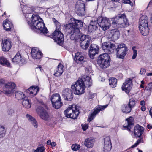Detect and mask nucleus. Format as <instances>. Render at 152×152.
I'll list each match as a JSON object with an SVG mask.
<instances>
[{
  "mask_svg": "<svg viewBox=\"0 0 152 152\" xmlns=\"http://www.w3.org/2000/svg\"><path fill=\"white\" fill-rule=\"evenodd\" d=\"M72 23L66 26V31L71 35L72 39H77L79 37L80 34L79 28L83 26V22L81 20L75 18H71Z\"/></svg>",
  "mask_w": 152,
  "mask_h": 152,
  "instance_id": "1",
  "label": "nucleus"
},
{
  "mask_svg": "<svg viewBox=\"0 0 152 152\" xmlns=\"http://www.w3.org/2000/svg\"><path fill=\"white\" fill-rule=\"evenodd\" d=\"M111 19L112 24L116 25L118 28L126 27L129 25V23L124 14L118 15Z\"/></svg>",
  "mask_w": 152,
  "mask_h": 152,
  "instance_id": "2",
  "label": "nucleus"
},
{
  "mask_svg": "<svg viewBox=\"0 0 152 152\" xmlns=\"http://www.w3.org/2000/svg\"><path fill=\"white\" fill-rule=\"evenodd\" d=\"M86 86L81 79H79L75 83L72 85L71 88L75 95H80L85 91Z\"/></svg>",
  "mask_w": 152,
  "mask_h": 152,
  "instance_id": "3",
  "label": "nucleus"
},
{
  "mask_svg": "<svg viewBox=\"0 0 152 152\" xmlns=\"http://www.w3.org/2000/svg\"><path fill=\"white\" fill-rule=\"evenodd\" d=\"M65 116L68 118H76L79 114V109L75 104L69 105L64 112Z\"/></svg>",
  "mask_w": 152,
  "mask_h": 152,
  "instance_id": "4",
  "label": "nucleus"
},
{
  "mask_svg": "<svg viewBox=\"0 0 152 152\" xmlns=\"http://www.w3.org/2000/svg\"><path fill=\"white\" fill-rule=\"evenodd\" d=\"M110 57L107 53H104L100 55L98 58V64L101 68L105 69L109 65Z\"/></svg>",
  "mask_w": 152,
  "mask_h": 152,
  "instance_id": "5",
  "label": "nucleus"
},
{
  "mask_svg": "<svg viewBox=\"0 0 152 152\" xmlns=\"http://www.w3.org/2000/svg\"><path fill=\"white\" fill-rule=\"evenodd\" d=\"M98 24L104 31L108 29L110 26V21L106 17H100L97 18Z\"/></svg>",
  "mask_w": 152,
  "mask_h": 152,
  "instance_id": "6",
  "label": "nucleus"
},
{
  "mask_svg": "<svg viewBox=\"0 0 152 152\" xmlns=\"http://www.w3.org/2000/svg\"><path fill=\"white\" fill-rule=\"evenodd\" d=\"M117 57L123 58L127 52V48L125 44H121L118 45L115 50Z\"/></svg>",
  "mask_w": 152,
  "mask_h": 152,
  "instance_id": "7",
  "label": "nucleus"
},
{
  "mask_svg": "<svg viewBox=\"0 0 152 152\" xmlns=\"http://www.w3.org/2000/svg\"><path fill=\"white\" fill-rule=\"evenodd\" d=\"M15 87L16 84L12 82H10L5 84L3 90L4 94L7 95L12 94L14 92V89Z\"/></svg>",
  "mask_w": 152,
  "mask_h": 152,
  "instance_id": "8",
  "label": "nucleus"
},
{
  "mask_svg": "<svg viewBox=\"0 0 152 152\" xmlns=\"http://www.w3.org/2000/svg\"><path fill=\"white\" fill-rule=\"evenodd\" d=\"M102 48L104 52L108 54L114 52L115 45L110 42H105L102 44Z\"/></svg>",
  "mask_w": 152,
  "mask_h": 152,
  "instance_id": "9",
  "label": "nucleus"
},
{
  "mask_svg": "<svg viewBox=\"0 0 152 152\" xmlns=\"http://www.w3.org/2000/svg\"><path fill=\"white\" fill-rule=\"evenodd\" d=\"M30 26L31 29L35 30V27L38 25L39 23L43 21V20L39 16L33 15L31 19Z\"/></svg>",
  "mask_w": 152,
  "mask_h": 152,
  "instance_id": "10",
  "label": "nucleus"
},
{
  "mask_svg": "<svg viewBox=\"0 0 152 152\" xmlns=\"http://www.w3.org/2000/svg\"><path fill=\"white\" fill-rule=\"evenodd\" d=\"M90 39L88 35H83L80 38V46L84 49H87L89 45Z\"/></svg>",
  "mask_w": 152,
  "mask_h": 152,
  "instance_id": "11",
  "label": "nucleus"
},
{
  "mask_svg": "<svg viewBox=\"0 0 152 152\" xmlns=\"http://www.w3.org/2000/svg\"><path fill=\"white\" fill-rule=\"evenodd\" d=\"M52 38L55 41L58 43H61L64 40L63 34L60 31L57 29L55 30L53 34Z\"/></svg>",
  "mask_w": 152,
  "mask_h": 152,
  "instance_id": "12",
  "label": "nucleus"
},
{
  "mask_svg": "<svg viewBox=\"0 0 152 152\" xmlns=\"http://www.w3.org/2000/svg\"><path fill=\"white\" fill-rule=\"evenodd\" d=\"M107 106L108 105L107 104L104 106L98 105L94 109V111L91 115H89L88 119V121L89 122L91 121L100 111H102L104 110Z\"/></svg>",
  "mask_w": 152,
  "mask_h": 152,
  "instance_id": "13",
  "label": "nucleus"
},
{
  "mask_svg": "<svg viewBox=\"0 0 152 152\" xmlns=\"http://www.w3.org/2000/svg\"><path fill=\"white\" fill-rule=\"evenodd\" d=\"M62 96L65 100L71 101L73 98L72 91L69 88H66L63 91Z\"/></svg>",
  "mask_w": 152,
  "mask_h": 152,
  "instance_id": "14",
  "label": "nucleus"
},
{
  "mask_svg": "<svg viewBox=\"0 0 152 152\" xmlns=\"http://www.w3.org/2000/svg\"><path fill=\"white\" fill-rule=\"evenodd\" d=\"M132 79L129 78L126 80L122 87V90L127 93H129L132 86Z\"/></svg>",
  "mask_w": 152,
  "mask_h": 152,
  "instance_id": "15",
  "label": "nucleus"
},
{
  "mask_svg": "<svg viewBox=\"0 0 152 152\" xmlns=\"http://www.w3.org/2000/svg\"><path fill=\"white\" fill-rule=\"evenodd\" d=\"M37 113L43 119L48 121L49 119V116L47 112L42 107H39L36 109Z\"/></svg>",
  "mask_w": 152,
  "mask_h": 152,
  "instance_id": "16",
  "label": "nucleus"
},
{
  "mask_svg": "<svg viewBox=\"0 0 152 152\" xmlns=\"http://www.w3.org/2000/svg\"><path fill=\"white\" fill-rule=\"evenodd\" d=\"M99 47L95 44H92L90 46L89 52L90 57L93 59L96 54L98 53Z\"/></svg>",
  "mask_w": 152,
  "mask_h": 152,
  "instance_id": "17",
  "label": "nucleus"
},
{
  "mask_svg": "<svg viewBox=\"0 0 152 152\" xmlns=\"http://www.w3.org/2000/svg\"><path fill=\"white\" fill-rule=\"evenodd\" d=\"M31 54L32 58L34 59H39L42 56V53L39 49L35 48L32 49Z\"/></svg>",
  "mask_w": 152,
  "mask_h": 152,
  "instance_id": "18",
  "label": "nucleus"
},
{
  "mask_svg": "<svg viewBox=\"0 0 152 152\" xmlns=\"http://www.w3.org/2000/svg\"><path fill=\"white\" fill-rule=\"evenodd\" d=\"M119 32L118 30L117 29L112 30L110 32V34L108 37L109 40L114 41L117 39L119 38Z\"/></svg>",
  "mask_w": 152,
  "mask_h": 152,
  "instance_id": "19",
  "label": "nucleus"
},
{
  "mask_svg": "<svg viewBox=\"0 0 152 152\" xmlns=\"http://www.w3.org/2000/svg\"><path fill=\"white\" fill-rule=\"evenodd\" d=\"M12 61L15 64H22L25 62L24 58L22 57L20 54L17 53L12 59Z\"/></svg>",
  "mask_w": 152,
  "mask_h": 152,
  "instance_id": "20",
  "label": "nucleus"
},
{
  "mask_svg": "<svg viewBox=\"0 0 152 152\" xmlns=\"http://www.w3.org/2000/svg\"><path fill=\"white\" fill-rule=\"evenodd\" d=\"M2 50L4 51H8L11 48V42L9 39H4L2 41Z\"/></svg>",
  "mask_w": 152,
  "mask_h": 152,
  "instance_id": "21",
  "label": "nucleus"
},
{
  "mask_svg": "<svg viewBox=\"0 0 152 152\" xmlns=\"http://www.w3.org/2000/svg\"><path fill=\"white\" fill-rule=\"evenodd\" d=\"M74 60L77 63L80 64L86 62V60L81 53L77 52L75 53Z\"/></svg>",
  "mask_w": 152,
  "mask_h": 152,
  "instance_id": "22",
  "label": "nucleus"
},
{
  "mask_svg": "<svg viewBox=\"0 0 152 152\" xmlns=\"http://www.w3.org/2000/svg\"><path fill=\"white\" fill-rule=\"evenodd\" d=\"M143 128L139 125H136L134 128V133L136 137H140L143 133Z\"/></svg>",
  "mask_w": 152,
  "mask_h": 152,
  "instance_id": "23",
  "label": "nucleus"
},
{
  "mask_svg": "<svg viewBox=\"0 0 152 152\" xmlns=\"http://www.w3.org/2000/svg\"><path fill=\"white\" fill-rule=\"evenodd\" d=\"M35 29L40 31L41 33L45 34L48 32V30L47 28L45 27V24L43 21L39 23V25L36 26L35 28Z\"/></svg>",
  "mask_w": 152,
  "mask_h": 152,
  "instance_id": "24",
  "label": "nucleus"
},
{
  "mask_svg": "<svg viewBox=\"0 0 152 152\" xmlns=\"http://www.w3.org/2000/svg\"><path fill=\"white\" fill-rule=\"evenodd\" d=\"M21 7L22 8V11L24 14H30L32 12L31 8L27 6H23L22 7V6L21 5ZM29 16L30 17L31 15H25L26 19L28 21V17Z\"/></svg>",
  "mask_w": 152,
  "mask_h": 152,
  "instance_id": "25",
  "label": "nucleus"
},
{
  "mask_svg": "<svg viewBox=\"0 0 152 152\" xmlns=\"http://www.w3.org/2000/svg\"><path fill=\"white\" fill-rule=\"evenodd\" d=\"M64 71V68L61 63H60L57 68L55 70L54 75L57 77L60 76Z\"/></svg>",
  "mask_w": 152,
  "mask_h": 152,
  "instance_id": "26",
  "label": "nucleus"
},
{
  "mask_svg": "<svg viewBox=\"0 0 152 152\" xmlns=\"http://www.w3.org/2000/svg\"><path fill=\"white\" fill-rule=\"evenodd\" d=\"M13 25L11 21L8 19L4 20L3 23V26L5 30L7 31H10L13 27Z\"/></svg>",
  "mask_w": 152,
  "mask_h": 152,
  "instance_id": "27",
  "label": "nucleus"
},
{
  "mask_svg": "<svg viewBox=\"0 0 152 152\" xmlns=\"http://www.w3.org/2000/svg\"><path fill=\"white\" fill-rule=\"evenodd\" d=\"M95 140L91 138H88L85 139L84 142V145L88 148H92L95 143Z\"/></svg>",
  "mask_w": 152,
  "mask_h": 152,
  "instance_id": "28",
  "label": "nucleus"
},
{
  "mask_svg": "<svg viewBox=\"0 0 152 152\" xmlns=\"http://www.w3.org/2000/svg\"><path fill=\"white\" fill-rule=\"evenodd\" d=\"M97 22L91 21L88 27V31L91 32L95 31L97 28Z\"/></svg>",
  "mask_w": 152,
  "mask_h": 152,
  "instance_id": "29",
  "label": "nucleus"
},
{
  "mask_svg": "<svg viewBox=\"0 0 152 152\" xmlns=\"http://www.w3.org/2000/svg\"><path fill=\"white\" fill-rule=\"evenodd\" d=\"M148 18L145 15H143L140 18L139 24V26H148Z\"/></svg>",
  "mask_w": 152,
  "mask_h": 152,
  "instance_id": "30",
  "label": "nucleus"
},
{
  "mask_svg": "<svg viewBox=\"0 0 152 152\" xmlns=\"http://www.w3.org/2000/svg\"><path fill=\"white\" fill-rule=\"evenodd\" d=\"M139 27L140 31L142 35L143 36H146L148 34L149 28L148 27V26H139Z\"/></svg>",
  "mask_w": 152,
  "mask_h": 152,
  "instance_id": "31",
  "label": "nucleus"
},
{
  "mask_svg": "<svg viewBox=\"0 0 152 152\" xmlns=\"http://www.w3.org/2000/svg\"><path fill=\"white\" fill-rule=\"evenodd\" d=\"M26 117L28 120L31 122L33 126L35 128L37 127L38 124L35 119L29 114H26Z\"/></svg>",
  "mask_w": 152,
  "mask_h": 152,
  "instance_id": "32",
  "label": "nucleus"
},
{
  "mask_svg": "<svg viewBox=\"0 0 152 152\" xmlns=\"http://www.w3.org/2000/svg\"><path fill=\"white\" fill-rule=\"evenodd\" d=\"M81 79L83 81V83L86 86H88L89 87L92 85V80L89 76H86V78L84 77Z\"/></svg>",
  "mask_w": 152,
  "mask_h": 152,
  "instance_id": "33",
  "label": "nucleus"
},
{
  "mask_svg": "<svg viewBox=\"0 0 152 152\" xmlns=\"http://www.w3.org/2000/svg\"><path fill=\"white\" fill-rule=\"evenodd\" d=\"M85 7L84 2L82 0L78 1L76 2L75 7V11L76 10L78 12V10Z\"/></svg>",
  "mask_w": 152,
  "mask_h": 152,
  "instance_id": "34",
  "label": "nucleus"
},
{
  "mask_svg": "<svg viewBox=\"0 0 152 152\" xmlns=\"http://www.w3.org/2000/svg\"><path fill=\"white\" fill-rule=\"evenodd\" d=\"M22 104L23 106L27 108H29L31 106V103L27 97H25L23 100Z\"/></svg>",
  "mask_w": 152,
  "mask_h": 152,
  "instance_id": "35",
  "label": "nucleus"
},
{
  "mask_svg": "<svg viewBox=\"0 0 152 152\" xmlns=\"http://www.w3.org/2000/svg\"><path fill=\"white\" fill-rule=\"evenodd\" d=\"M109 84L112 87H115L117 85V80L114 77L109 79Z\"/></svg>",
  "mask_w": 152,
  "mask_h": 152,
  "instance_id": "36",
  "label": "nucleus"
},
{
  "mask_svg": "<svg viewBox=\"0 0 152 152\" xmlns=\"http://www.w3.org/2000/svg\"><path fill=\"white\" fill-rule=\"evenodd\" d=\"M132 108L127 104H124L122 106V110L123 113H128L130 112Z\"/></svg>",
  "mask_w": 152,
  "mask_h": 152,
  "instance_id": "37",
  "label": "nucleus"
},
{
  "mask_svg": "<svg viewBox=\"0 0 152 152\" xmlns=\"http://www.w3.org/2000/svg\"><path fill=\"white\" fill-rule=\"evenodd\" d=\"M53 107L56 109H59L62 105V103L61 102V99L56 102L52 103Z\"/></svg>",
  "mask_w": 152,
  "mask_h": 152,
  "instance_id": "38",
  "label": "nucleus"
},
{
  "mask_svg": "<svg viewBox=\"0 0 152 152\" xmlns=\"http://www.w3.org/2000/svg\"><path fill=\"white\" fill-rule=\"evenodd\" d=\"M126 121L127 122L128 125L127 126H125V127H126L129 130L131 129V126L133 125L134 123V119L133 118L130 117L129 118L126 119Z\"/></svg>",
  "mask_w": 152,
  "mask_h": 152,
  "instance_id": "39",
  "label": "nucleus"
},
{
  "mask_svg": "<svg viewBox=\"0 0 152 152\" xmlns=\"http://www.w3.org/2000/svg\"><path fill=\"white\" fill-rule=\"evenodd\" d=\"M0 63L2 65L8 67L10 65V62L4 57H1L0 58Z\"/></svg>",
  "mask_w": 152,
  "mask_h": 152,
  "instance_id": "40",
  "label": "nucleus"
},
{
  "mask_svg": "<svg viewBox=\"0 0 152 152\" xmlns=\"http://www.w3.org/2000/svg\"><path fill=\"white\" fill-rule=\"evenodd\" d=\"M28 91L29 92V94L31 96H34L39 91L38 89H34L33 87H30L28 88Z\"/></svg>",
  "mask_w": 152,
  "mask_h": 152,
  "instance_id": "41",
  "label": "nucleus"
},
{
  "mask_svg": "<svg viewBox=\"0 0 152 152\" xmlns=\"http://www.w3.org/2000/svg\"><path fill=\"white\" fill-rule=\"evenodd\" d=\"M60 99H61V97L59 94H55L51 96L50 100L52 103L59 100Z\"/></svg>",
  "mask_w": 152,
  "mask_h": 152,
  "instance_id": "42",
  "label": "nucleus"
},
{
  "mask_svg": "<svg viewBox=\"0 0 152 152\" xmlns=\"http://www.w3.org/2000/svg\"><path fill=\"white\" fill-rule=\"evenodd\" d=\"M15 96L18 99H22L23 100L25 97H24V95L23 93L20 91H17L15 93Z\"/></svg>",
  "mask_w": 152,
  "mask_h": 152,
  "instance_id": "43",
  "label": "nucleus"
},
{
  "mask_svg": "<svg viewBox=\"0 0 152 152\" xmlns=\"http://www.w3.org/2000/svg\"><path fill=\"white\" fill-rule=\"evenodd\" d=\"M6 130L5 127L0 125V138L4 137L5 135Z\"/></svg>",
  "mask_w": 152,
  "mask_h": 152,
  "instance_id": "44",
  "label": "nucleus"
},
{
  "mask_svg": "<svg viewBox=\"0 0 152 152\" xmlns=\"http://www.w3.org/2000/svg\"><path fill=\"white\" fill-rule=\"evenodd\" d=\"M111 144H108L104 145L103 147L104 152H109L111 148Z\"/></svg>",
  "mask_w": 152,
  "mask_h": 152,
  "instance_id": "45",
  "label": "nucleus"
},
{
  "mask_svg": "<svg viewBox=\"0 0 152 152\" xmlns=\"http://www.w3.org/2000/svg\"><path fill=\"white\" fill-rule=\"evenodd\" d=\"M78 12L76 10L75 11L76 13L80 16H83L85 15V7L82 8L81 9H79L78 10Z\"/></svg>",
  "mask_w": 152,
  "mask_h": 152,
  "instance_id": "46",
  "label": "nucleus"
},
{
  "mask_svg": "<svg viewBox=\"0 0 152 152\" xmlns=\"http://www.w3.org/2000/svg\"><path fill=\"white\" fill-rule=\"evenodd\" d=\"M135 100L133 98L130 99L128 105L132 109L135 106Z\"/></svg>",
  "mask_w": 152,
  "mask_h": 152,
  "instance_id": "47",
  "label": "nucleus"
},
{
  "mask_svg": "<svg viewBox=\"0 0 152 152\" xmlns=\"http://www.w3.org/2000/svg\"><path fill=\"white\" fill-rule=\"evenodd\" d=\"M136 48V47L135 46H134L132 47V49L133 51V54L132 56V59H135L137 56V50H135V49Z\"/></svg>",
  "mask_w": 152,
  "mask_h": 152,
  "instance_id": "48",
  "label": "nucleus"
},
{
  "mask_svg": "<svg viewBox=\"0 0 152 152\" xmlns=\"http://www.w3.org/2000/svg\"><path fill=\"white\" fill-rule=\"evenodd\" d=\"M80 148V145L78 144H74L72 146V149L75 151H77Z\"/></svg>",
  "mask_w": 152,
  "mask_h": 152,
  "instance_id": "49",
  "label": "nucleus"
},
{
  "mask_svg": "<svg viewBox=\"0 0 152 152\" xmlns=\"http://www.w3.org/2000/svg\"><path fill=\"white\" fill-rule=\"evenodd\" d=\"M34 152H45L44 147L43 146L38 147Z\"/></svg>",
  "mask_w": 152,
  "mask_h": 152,
  "instance_id": "50",
  "label": "nucleus"
},
{
  "mask_svg": "<svg viewBox=\"0 0 152 152\" xmlns=\"http://www.w3.org/2000/svg\"><path fill=\"white\" fill-rule=\"evenodd\" d=\"M108 144H111L110 138L109 137H106L104 139V144L105 145Z\"/></svg>",
  "mask_w": 152,
  "mask_h": 152,
  "instance_id": "51",
  "label": "nucleus"
},
{
  "mask_svg": "<svg viewBox=\"0 0 152 152\" xmlns=\"http://www.w3.org/2000/svg\"><path fill=\"white\" fill-rule=\"evenodd\" d=\"M152 89V82L150 83L146 86L145 89L147 91H150Z\"/></svg>",
  "mask_w": 152,
  "mask_h": 152,
  "instance_id": "52",
  "label": "nucleus"
},
{
  "mask_svg": "<svg viewBox=\"0 0 152 152\" xmlns=\"http://www.w3.org/2000/svg\"><path fill=\"white\" fill-rule=\"evenodd\" d=\"M86 71L87 73H91L92 72L91 67L89 66L86 68Z\"/></svg>",
  "mask_w": 152,
  "mask_h": 152,
  "instance_id": "53",
  "label": "nucleus"
},
{
  "mask_svg": "<svg viewBox=\"0 0 152 152\" xmlns=\"http://www.w3.org/2000/svg\"><path fill=\"white\" fill-rule=\"evenodd\" d=\"M14 113V110L12 109H9L7 110V113L10 115H12Z\"/></svg>",
  "mask_w": 152,
  "mask_h": 152,
  "instance_id": "54",
  "label": "nucleus"
},
{
  "mask_svg": "<svg viewBox=\"0 0 152 152\" xmlns=\"http://www.w3.org/2000/svg\"><path fill=\"white\" fill-rule=\"evenodd\" d=\"M96 96V94L93 93L92 92H89V99H92L95 96Z\"/></svg>",
  "mask_w": 152,
  "mask_h": 152,
  "instance_id": "55",
  "label": "nucleus"
},
{
  "mask_svg": "<svg viewBox=\"0 0 152 152\" xmlns=\"http://www.w3.org/2000/svg\"><path fill=\"white\" fill-rule=\"evenodd\" d=\"M82 126L83 130L85 131L88 128V126L87 124H82Z\"/></svg>",
  "mask_w": 152,
  "mask_h": 152,
  "instance_id": "56",
  "label": "nucleus"
},
{
  "mask_svg": "<svg viewBox=\"0 0 152 152\" xmlns=\"http://www.w3.org/2000/svg\"><path fill=\"white\" fill-rule=\"evenodd\" d=\"M123 2L125 4H129L131 6H132L133 3L131 2L130 0H123Z\"/></svg>",
  "mask_w": 152,
  "mask_h": 152,
  "instance_id": "57",
  "label": "nucleus"
},
{
  "mask_svg": "<svg viewBox=\"0 0 152 152\" xmlns=\"http://www.w3.org/2000/svg\"><path fill=\"white\" fill-rule=\"evenodd\" d=\"M146 72V70L144 68H141L140 73L142 75H144Z\"/></svg>",
  "mask_w": 152,
  "mask_h": 152,
  "instance_id": "58",
  "label": "nucleus"
},
{
  "mask_svg": "<svg viewBox=\"0 0 152 152\" xmlns=\"http://www.w3.org/2000/svg\"><path fill=\"white\" fill-rule=\"evenodd\" d=\"M55 24L56 28V29L57 30H60L61 29L60 24L57 21Z\"/></svg>",
  "mask_w": 152,
  "mask_h": 152,
  "instance_id": "59",
  "label": "nucleus"
},
{
  "mask_svg": "<svg viewBox=\"0 0 152 152\" xmlns=\"http://www.w3.org/2000/svg\"><path fill=\"white\" fill-rule=\"evenodd\" d=\"M140 142V141H137L135 144H134L132 146V148H133L134 147H136L138 145Z\"/></svg>",
  "mask_w": 152,
  "mask_h": 152,
  "instance_id": "60",
  "label": "nucleus"
},
{
  "mask_svg": "<svg viewBox=\"0 0 152 152\" xmlns=\"http://www.w3.org/2000/svg\"><path fill=\"white\" fill-rule=\"evenodd\" d=\"M5 82V80H4L1 79L0 80V85L3 84Z\"/></svg>",
  "mask_w": 152,
  "mask_h": 152,
  "instance_id": "61",
  "label": "nucleus"
},
{
  "mask_svg": "<svg viewBox=\"0 0 152 152\" xmlns=\"http://www.w3.org/2000/svg\"><path fill=\"white\" fill-rule=\"evenodd\" d=\"M140 104L141 105L143 106L145 104V102L144 100H142L140 101Z\"/></svg>",
  "mask_w": 152,
  "mask_h": 152,
  "instance_id": "62",
  "label": "nucleus"
},
{
  "mask_svg": "<svg viewBox=\"0 0 152 152\" xmlns=\"http://www.w3.org/2000/svg\"><path fill=\"white\" fill-rule=\"evenodd\" d=\"M149 114L152 118V107H151L150 110Z\"/></svg>",
  "mask_w": 152,
  "mask_h": 152,
  "instance_id": "63",
  "label": "nucleus"
},
{
  "mask_svg": "<svg viewBox=\"0 0 152 152\" xmlns=\"http://www.w3.org/2000/svg\"><path fill=\"white\" fill-rule=\"evenodd\" d=\"M56 143L54 142H51L50 145L52 147H54L56 145Z\"/></svg>",
  "mask_w": 152,
  "mask_h": 152,
  "instance_id": "64",
  "label": "nucleus"
}]
</instances>
